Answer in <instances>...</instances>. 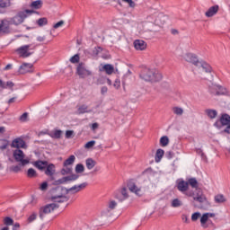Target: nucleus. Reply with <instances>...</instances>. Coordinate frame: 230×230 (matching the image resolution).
<instances>
[{
    "label": "nucleus",
    "instance_id": "obj_1",
    "mask_svg": "<svg viewBox=\"0 0 230 230\" xmlns=\"http://www.w3.org/2000/svg\"><path fill=\"white\" fill-rule=\"evenodd\" d=\"M33 13H35L33 10L27 9L19 11L16 15L12 18H5L1 20L0 33H10V26H12V24L14 26H19V24H22L24 20L28 19V17Z\"/></svg>",
    "mask_w": 230,
    "mask_h": 230
},
{
    "label": "nucleus",
    "instance_id": "obj_2",
    "mask_svg": "<svg viewBox=\"0 0 230 230\" xmlns=\"http://www.w3.org/2000/svg\"><path fill=\"white\" fill-rule=\"evenodd\" d=\"M139 78L144 80V82H161V80H163V74H161L159 70L144 67L139 73Z\"/></svg>",
    "mask_w": 230,
    "mask_h": 230
},
{
    "label": "nucleus",
    "instance_id": "obj_3",
    "mask_svg": "<svg viewBox=\"0 0 230 230\" xmlns=\"http://www.w3.org/2000/svg\"><path fill=\"white\" fill-rule=\"evenodd\" d=\"M37 48L35 44L23 45L17 49V53L22 58H28L33 55V50Z\"/></svg>",
    "mask_w": 230,
    "mask_h": 230
},
{
    "label": "nucleus",
    "instance_id": "obj_4",
    "mask_svg": "<svg viewBox=\"0 0 230 230\" xmlns=\"http://www.w3.org/2000/svg\"><path fill=\"white\" fill-rule=\"evenodd\" d=\"M176 187L178 191H181V193H183L186 197H195V191L192 190H189L190 187L188 185V181L184 180L177 181Z\"/></svg>",
    "mask_w": 230,
    "mask_h": 230
},
{
    "label": "nucleus",
    "instance_id": "obj_5",
    "mask_svg": "<svg viewBox=\"0 0 230 230\" xmlns=\"http://www.w3.org/2000/svg\"><path fill=\"white\" fill-rule=\"evenodd\" d=\"M13 156L16 163H20L21 166L30 164V158L26 157V155H24V152L21 149H15L13 152Z\"/></svg>",
    "mask_w": 230,
    "mask_h": 230
},
{
    "label": "nucleus",
    "instance_id": "obj_6",
    "mask_svg": "<svg viewBox=\"0 0 230 230\" xmlns=\"http://www.w3.org/2000/svg\"><path fill=\"white\" fill-rule=\"evenodd\" d=\"M209 93L214 96H229V91L227 88L218 84H212L209 86Z\"/></svg>",
    "mask_w": 230,
    "mask_h": 230
},
{
    "label": "nucleus",
    "instance_id": "obj_7",
    "mask_svg": "<svg viewBox=\"0 0 230 230\" xmlns=\"http://www.w3.org/2000/svg\"><path fill=\"white\" fill-rule=\"evenodd\" d=\"M57 208H58V204H56V203H50L40 208V211H39L40 218L43 220L46 215H49V213H52V211H55V209Z\"/></svg>",
    "mask_w": 230,
    "mask_h": 230
},
{
    "label": "nucleus",
    "instance_id": "obj_8",
    "mask_svg": "<svg viewBox=\"0 0 230 230\" xmlns=\"http://www.w3.org/2000/svg\"><path fill=\"white\" fill-rule=\"evenodd\" d=\"M192 197L195 202H199L200 209H208L211 206L208 198H206V195L204 194H198L197 196Z\"/></svg>",
    "mask_w": 230,
    "mask_h": 230
},
{
    "label": "nucleus",
    "instance_id": "obj_9",
    "mask_svg": "<svg viewBox=\"0 0 230 230\" xmlns=\"http://www.w3.org/2000/svg\"><path fill=\"white\" fill-rule=\"evenodd\" d=\"M230 124V116L227 113H224L221 115L220 119L214 123V126L217 128L221 127H226Z\"/></svg>",
    "mask_w": 230,
    "mask_h": 230
},
{
    "label": "nucleus",
    "instance_id": "obj_10",
    "mask_svg": "<svg viewBox=\"0 0 230 230\" xmlns=\"http://www.w3.org/2000/svg\"><path fill=\"white\" fill-rule=\"evenodd\" d=\"M12 148H16V150H21V148H28V146L26 145V142L21 138L17 137L12 141L11 144Z\"/></svg>",
    "mask_w": 230,
    "mask_h": 230
},
{
    "label": "nucleus",
    "instance_id": "obj_11",
    "mask_svg": "<svg viewBox=\"0 0 230 230\" xmlns=\"http://www.w3.org/2000/svg\"><path fill=\"white\" fill-rule=\"evenodd\" d=\"M76 71L80 78H86V76H91V71L85 68V65H84V63H81L77 66Z\"/></svg>",
    "mask_w": 230,
    "mask_h": 230
},
{
    "label": "nucleus",
    "instance_id": "obj_12",
    "mask_svg": "<svg viewBox=\"0 0 230 230\" xmlns=\"http://www.w3.org/2000/svg\"><path fill=\"white\" fill-rule=\"evenodd\" d=\"M114 197L117 199V200H119V202H123V200H127L128 199V192H127V188H122L119 190H117L114 194Z\"/></svg>",
    "mask_w": 230,
    "mask_h": 230
},
{
    "label": "nucleus",
    "instance_id": "obj_13",
    "mask_svg": "<svg viewBox=\"0 0 230 230\" xmlns=\"http://www.w3.org/2000/svg\"><path fill=\"white\" fill-rule=\"evenodd\" d=\"M184 60H186V62H190V64H193L197 67L200 64V61H199V58H197V55L193 53H187L184 56Z\"/></svg>",
    "mask_w": 230,
    "mask_h": 230
},
{
    "label": "nucleus",
    "instance_id": "obj_14",
    "mask_svg": "<svg viewBox=\"0 0 230 230\" xmlns=\"http://www.w3.org/2000/svg\"><path fill=\"white\" fill-rule=\"evenodd\" d=\"M87 187V182H83L79 185H74L73 187L69 189H65L66 193H69V191H72V193H78L79 191H82V190L85 189Z\"/></svg>",
    "mask_w": 230,
    "mask_h": 230
},
{
    "label": "nucleus",
    "instance_id": "obj_15",
    "mask_svg": "<svg viewBox=\"0 0 230 230\" xmlns=\"http://www.w3.org/2000/svg\"><path fill=\"white\" fill-rule=\"evenodd\" d=\"M147 44L143 40H136L134 41V48L137 51H145L146 49Z\"/></svg>",
    "mask_w": 230,
    "mask_h": 230
},
{
    "label": "nucleus",
    "instance_id": "obj_16",
    "mask_svg": "<svg viewBox=\"0 0 230 230\" xmlns=\"http://www.w3.org/2000/svg\"><path fill=\"white\" fill-rule=\"evenodd\" d=\"M128 188L131 193H135L137 197H141L143 195V190L141 188L137 187L135 183L129 182L128 184Z\"/></svg>",
    "mask_w": 230,
    "mask_h": 230
},
{
    "label": "nucleus",
    "instance_id": "obj_17",
    "mask_svg": "<svg viewBox=\"0 0 230 230\" xmlns=\"http://www.w3.org/2000/svg\"><path fill=\"white\" fill-rule=\"evenodd\" d=\"M31 67H33V65L31 63L22 64L19 68L20 75H26V73H31Z\"/></svg>",
    "mask_w": 230,
    "mask_h": 230
},
{
    "label": "nucleus",
    "instance_id": "obj_18",
    "mask_svg": "<svg viewBox=\"0 0 230 230\" xmlns=\"http://www.w3.org/2000/svg\"><path fill=\"white\" fill-rule=\"evenodd\" d=\"M52 200L54 204H62L63 202H67L69 200V197L66 195H56L52 197Z\"/></svg>",
    "mask_w": 230,
    "mask_h": 230
},
{
    "label": "nucleus",
    "instance_id": "obj_19",
    "mask_svg": "<svg viewBox=\"0 0 230 230\" xmlns=\"http://www.w3.org/2000/svg\"><path fill=\"white\" fill-rule=\"evenodd\" d=\"M57 172V169L55 167V164H48L45 167V175H48V177H53Z\"/></svg>",
    "mask_w": 230,
    "mask_h": 230
},
{
    "label": "nucleus",
    "instance_id": "obj_20",
    "mask_svg": "<svg viewBox=\"0 0 230 230\" xmlns=\"http://www.w3.org/2000/svg\"><path fill=\"white\" fill-rule=\"evenodd\" d=\"M118 203L115 200H110V202L108 203V208L102 212V217L105 215H109V212L112 211V209H116Z\"/></svg>",
    "mask_w": 230,
    "mask_h": 230
},
{
    "label": "nucleus",
    "instance_id": "obj_21",
    "mask_svg": "<svg viewBox=\"0 0 230 230\" xmlns=\"http://www.w3.org/2000/svg\"><path fill=\"white\" fill-rule=\"evenodd\" d=\"M218 5H213L211 6L206 13V17H213L214 15H217L218 13Z\"/></svg>",
    "mask_w": 230,
    "mask_h": 230
},
{
    "label": "nucleus",
    "instance_id": "obj_22",
    "mask_svg": "<svg viewBox=\"0 0 230 230\" xmlns=\"http://www.w3.org/2000/svg\"><path fill=\"white\" fill-rule=\"evenodd\" d=\"M34 166L38 168V170H46V166H48V161H36L34 162Z\"/></svg>",
    "mask_w": 230,
    "mask_h": 230
},
{
    "label": "nucleus",
    "instance_id": "obj_23",
    "mask_svg": "<svg viewBox=\"0 0 230 230\" xmlns=\"http://www.w3.org/2000/svg\"><path fill=\"white\" fill-rule=\"evenodd\" d=\"M198 67H202V69H203V71H205V73H211V71H213V68L211 67V66L204 61L199 62V65Z\"/></svg>",
    "mask_w": 230,
    "mask_h": 230
},
{
    "label": "nucleus",
    "instance_id": "obj_24",
    "mask_svg": "<svg viewBox=\"0 0 230 230\" xmlns=\"http://www.w3.org/2000/svg\"><path fill=\"white\" fill-rule=\"evenodd\" d=\"M49 136L52 137V139H60V137H62V130L55 129L49 133Z\"/></svg>",
    "mask_w": 230,
    "mask_h": 230
},
{
    "label": "nucleus",
    "instance_id": "obj_25",
    "mask_svg": "<svg viewBox=\"0 0 230 230\" xmlns=\"http://www.w3.org/2000/svg\"><path fill=\"white\" fill-rule=\"evenodd\" d=\"M77 112L78 114H86L93 112V110H90L88 105L83 104L77 109Z\"/></svg>",
    "mask_w": 230,
    "mask_h": 230
},
{
    "label": "nucleus",
    "instance_id": "obj_26",
    "mask_svg": "<svg viewBox=\"0 0 230 230\" xmlns=\"http://www.w3.org/2000/svg\"><path fill=\"white\" fill-rule=\"evenodd\" d=\"M75 159H76V157L74 155H70L66 160H65V162L63 163V166L64 167L73 166Z\"/></svg>",
    "mask_w": 230,
    "mask_h": 230
},
{
    "label": "nucleus",
    "instance_id": "obj_27",
    "mask_svg": "<svg viewBox=\"0 0 230 230\" xmlns=\"http://www.w3.org/2000/svg\"><path fill=\"white\" fill-rule=\"evenodd\" d=\"M164 155V150L157 149L155 156V163H161V159H163Z\"/></svg>",
    "mask_w": 230,
    "mask_h": 230
},
{
    "label": "nucleus",
    "instance_id": "obj_28",
    "mask_svg": "<svg viewBox=\"0 0 230 230\" xmlns=\"http://www.w3.org/2000/svg\"><path fill=\"white\" fill-rule=\"evenodd\" d=\"M85 164H86L87 170H93V168L96 166V162L93 158H87L85 160Z\"/></svg>",
    "mask_w": 230,
    "mask_h": 230
},
{
    "label": "nucleus",
    "instance_id": "obj_29",
    "mask_svg": "<svg viewBox=\"0 0 230 230\" xmlns=\"http://www.w3.org/2000/svg\"><path fill=\"white\" fill-rule=\"evenodd\" d=\"M227 199H226V197L223 194H217L214 197V201L216 204H224Z\"/></svg>",
    "mask_w": 230,
    "mask_h": 230
},
{
    "label": "nucleus",
    "instance_id": "obj_30",
    "mask_svg": "<svg viewBox=\"0 0 230 230\" xmlns=\"http://www.w3.org/2000/svg\"><path fill=\"white\" fill-rule=\"evenodd\" d=\"M10 146V141L8 139L0 138V150H6Z\"/></svg>",
    "mask_w": 230,
    "mask_h": 230
},
{
    "label": "nucleus",
    "instance_id": "obj_31",
    "mask_svg": "<svg viewBox=\"0 0 230 230\" xmlns=\"http://www.w3.org/2000/svg\"><path fill=\"white\" fill-rule=\"evenodd\" d=\"M187 182L188 186H191V188H194L195 190L199 188V181H197V178H190Z\"/></svg>",
    "mask_w": 230,
    "mask_h": 230
},
{
    "label": "nucleus",
    "instance_id": "obj_32",
    "mask_svg": "<svg viewBox=\"0 0 230 230\" xmlns=\"http://www.w3.org/2000/svg\"><path fill=\"white\" fill-rule=\"evenodd\" d=\"M102 69L105 71L106 75H112L114 73V66L112 65H104Z\"/></svg>",
    "mask_w": 230,
    "mask_h": 230
},
{
    "label": "nucleus",
    "instance_id": "obj_33",
    "mask_svg": "<svg viewBox=\"0 0 230 230\" xmlns=\"http://www.w3.org/2000/svg\"><path fill=\"white\" fill-rule=\"evenodd\" d=\"M208 220H209V217H208L207 214L204 213L200 217V225H201V227H203L204 229H206L208 227V226L206 225Z\"/></svg>",
    "mask_w": 230,
    "mask_h": 230
},
{
    "label": "nucleus",
    "instance_id": "obj_34",
    "mask_svg": "<svg viewBox=\"0 0 230 230\" xmlns=\"http://www.w3.org/2000/svg\"><path fill=\"white\" fill-rule=\"evenodd\" d=\"M31 8H33L34 10H39L42 8V1L41 0H36L31 4Z\"/></svg>",
    "mask_w": 230,
    "mask_h": 230
},
{
    "label": "nucleus",
    "instance_id": "obj_35",
    "mask_svg": "<svg viewBox=\"0 0 230 230\" xmlns=\"http://www.w3.org/2000/svg\"><path fill=\"white\" fill-rule=\"evenodd\" d=\"M66 179V183L67 182H75V181H78V179L80 178V175L78 174H71L68 176H65Z\"/></svg>",
    "mask_w": 230,
    "mask_h": 230
},
{
    "label": "nucleus",
    "instance_id": "obj_36",
    "mask_svg": "<svg viewBox=\"0 0 230 230\" xmlns=\"http://www.w3.org/2000/svg\"><path fill=\"white\" fill-rule=\"evenodd\" d=\"M172 208H181L182 206V201L179 199H174L171 203Z\"/></svg>",
    "mask_w": 230,
    "mask_h": 230
},
{
    "label": "nucleus",
    "instance_id": "obj_37",
    "mask_svg": "<svg viewBox=\"0 0 230 230\" xmlns=\"http://www.w3.org/2000/svg\"><path fill=\"white\" fill-rule=\"evenodd\" d=\"M27 177H29V179H33V177H37V171H35V169L33 168H29L27 171Z\"/></svg>",
    "mask_w": 230,
    "mask_h": 230
},
{
    "label": "nucleus",
    "instance_id": "obj_38",
    "mask_svg": "<svg viewBox=\"0 0 230 230\" xmlns=\"http://www.w3.org/2000/svg\"><path fill=\"white\" fill-rule=\"evenodd\" d=\"M207 114H208V118H210L211 119H215V118H217L218 112H217V110H207Z\"/></svg>",
    "mask_w": 230,
    "mask_h": 230
},
{
    "label": "nucleus",
    "instance_id": "obj_39",
    "mask_svg": "<svg viewBox=\"0 0 230 230\" xmlns=\"http://www.w3.org/2000/svg\"><path fill=\"white\" fill-rule=\"evenodd\" d=\"M169 143H170V139L166 136H164L160 138L161 146H168Z\"/></svg>",
    "mask_w": 230,
    "mask_h": 230
},
{
    "label": "nucleus",
    "instance_id": "obj_40",
    "mask_svg": "<svg viewBox=\"0 0 230 230\" xmlns=\"http://www.w3.org/2000/svg\"><path fill=\"white\" fill-rule=\"evenodd\" d=\"M73 172V167L66 166L61 169V175H68V173H71Z\"/></svg>",
    "mask_w": 230,
    "mask_h": 230
},
{
    "label": "nucleus",
    "instance_id": "obj_41",
    "mask_svg": "<svg viewBox=\"0 0 230 230\" xmlns=\"http://www.w3.org/2000/svg\"><path fill=\"white\" fill-rule=\"evenodd\" d=\"M84 171H85V167H84V164H77L75 165V173H84Z\"/></svg>",
    "mask_w": 230,
    "mask_h": 230
},
{
    "label": "nucleus",
    "instance_id": "obj_42",
    "mask_svg": "<svg viewBox=\"0 0 230 230\" xmlns=\"http://www.w3.org/2000/svg\"><path fill=\"white\" fill-rule=\"evenodd\" d=\"M172 111L176 116H182V114H184V110H182V108L174 107Z\"/></svg>",
    "mask_w": 230,
    "mask_h": 230
},
{
    "label": "nucleus",
    "instance_id": "obj_43",
    "mask_svg": "<svg viewBox=\"0 0 230 230\" xmlns=\"http://www.w3.org/2000/svg\"><path fill=\"white\" fill-rule=\"evenodd\" d=\"M10 4V0H0V8H8Z\"/></svg>",
    "mask_w": 230,
    "mask_h": 230
},
{
    "label": "nucleus",
    "instance_id": "obj_44",
    "mask_svg": "<svg viewBox=\"0 0 230 230\" xmlns=\"http://www.w3.org/2000/svg\"><path fill=\"white\" fill-rule=\"evenodd\" d=\"M13 85V82L12 81L4 82V87H0V89H12Z\"/></svg>",
    "mask_w": 230,
    "mask_h": 230
},
{
    "label": "nucleus",
    "instance_id": "obj_45",
    "mask_svg": "<svg viewBox=\"0 0 230 230\" xmlns=\"http://www.w3.org/2000/svg\"><path fill=\"white\" fill-rule=\"evenodd\" d=\"M65 137L66 139H73L75 137V131L74 130H66L65 134Z\"/></svg>",
    "mask_w": 230,
    "mask_h": 230
},
{
    "label": "nucleus",
    "instance_id": "obj_46",
    "mask_svg": "<svg viewBox=\"0 0 230 230\" xmlns=\"http://www.w3.org/2000/svg\"><path fill=\"white\" fill-rule=\"evenodd\" d=\"M4 226H13V219L10 217H6L4 218Z\"/></svg>",
    "mask_w": 230,
    "mask_h": 230
},
{
    "label": "nucleus",
    "instance_id": "obj_47",
    "mask_svg": "<svg viewBox=\"0 0 230 230\" xmlns=\"http://www.w3.org/2000/svg\"><path fill=\"white\" fill-rule=\"evenodd\" d=\"M71 64H78L80 62V56L78 54H75L70 58Z\"/></svg>",
    "mask_w": 230,
    "mask_h": 230
},
{
    "label": "nucleus",
    "instance_id": "obj_48",
    "mask_svg": "<svg viewBox=\"0 0 230 230\" xmlns=\"http://www.w3.org/2000/svg\"><path fill=\"white\" fill-rule=\"evenodd\" d=\"M201 217L200 212H195L191 215V221L192 222H197V220H199Z\"/></svg>",
    "mask_w": 230,
    "mask_h": 230
},
{
    "label": "nucleus",
    "instance_id": "obj_49",
    "mask_svg": "<svg viewBox=\"0 0 230 230\" xmlns=\"http://www.w3.org/2000/svg\"><path fill=\"white\" fill-rule=\"evenodd\" d=\"M37 24H38V26H46V24H48V19H46V18H40L37 21Z\"/></svg>",
    "mask_w": 230,
    "mask_h": 230
},
{
    "label": "nucleus",
    "instance_id": "obj_50",
    "mask_svg": "<svg viewBox=\"0 0 230 230\" xmlns=\"http://www.w3.org/2000/svg\"><path fill=\"white\" fill-rule=\"evenodd\" d=\"M103 51V49L102 47H95L93 51V55L95 57H98L99 54H101Z\"/></svg>",
    "mask_w": 230,
    "mask_h": 230
},
{
    "label": "nucleus",
    "instance_id": "obj_51",
    "mask_svg": "<svg viewBox=\"0 0 230 230\" xmlns=\"http://www.w3.org/2000/svg\"><path fill=\"white\" fill-rule=\"evenodd\" d=\"M34 220H37V213H32L27 219V222L29 224H31V222H34Z\"/></svg>",
    "mask_w": 230,
    "mask_h": 230
},
{
    "label": "nucleus",
    "instance_id": "obj_52",
    "mask_svg": "<svg viewBox=\"0 0 230 230\" xmlns=\"http://www.w3.org/2000/svg\"><path fill=\"white\" fill-rule=\"evenodd\" d=\"M94 145H96V141L94 140H91L89 142H87L85 145H84V148H93V146H94Z\"/></svg>",
    "mask_w": 230,
    "mask_h": 230
},
{
    "label": "nucleus",
    "instance_id": "obj_53",
    "mask_svg": "<svg viewBox=\"0 0 230 230\" xmlns=\"http://www.w3.org/2000/svg\"><path fill=\"white\" fill-rule=\"evenodd\" d=\"M19 119L22 122L25 123V121H28V112H24L23 114L21 115Z\"/></svg>",
    "mask_w": 230,
    "mask_h": 230
},
{
    "label": "nucleus",
    "instance_id": "obj_54",
    "mask_svg": "<svg viewBox=\"0 0 230 230\" xmlns=\"http://www.w3.org/2000/svg\"><path fill=\"white\" fill-rule=\"evenodd\" d=\"M55 182L56 184H67L66 176L57 180Z\"/></svg>",
    "mask_w": 230,
    "mask_h": 230
},
{
    "label": "nucleus",
    "instance_id": "obj_55",
    "mask_svg": "<svg viewBox=\"0 0 230 230\" xmlns=\"http://www.w3.org/2000/svg\"><path fill=\"white\" fill-rule=\"evenodd\" d=\"M165 157L167 159H173V157H175V153H173L172 151H167L165 154Z\"/></svg>",
    "mask_w": 230,
    "mask_h": 230
},
{
    "label": "nucleus",
    "instance_id": "obj_56",
    "mask_svg": "<svg viewBox=\"0 0 230 230\" xmlns=\"http://www.w3.org/2000/svg\"><path fill=\"white\" fill-rule=\"evenodd\" d=\"M181 220L184 224H190V217H188V215L186 214L181 215Z\"/></svg>",
    "mask_w": 230,
    "mask_h": 230
},
{
    "label": "nucleus",
    "instance_id": "obj_57",
    "mask_svg": "<svg viewBox=\"0 0 230 230\" xmlns=\"http://www.w3.org/2000/svg\"><path fill=\"white\" fill-rule=\"evenodd\" d=\"M40 190L41 191H46V190H48V181L42 182L40 186Z\"/></svg>",
    "mask_w": 230,
    "mask_h": 230
},
{
    "label": "nucleus",
    "instance_id": "obj_58",
    "mask_svg": "<svg viewBox=\"0 0 230 230\" xmlns=\"http://www.w3.org/2000/svg\"><path fill=\"white\" fill-rule=\"evenodd\" d=\"M113 87H115V89H119V87H121V81H119V79H115Z\"/></svg>",
    "mask_w": 230,
    "mask_h": 230
},
{
    "label": "nucleus",
    "instance_id": "obj_59",
    "mask_svg": "<svg viewBox=\"0 0 230 230\" xmlns=\"http://www.w3.org/2000/svg\"><path fill=\"white\" fill-rule=\"evenodd\" d=\"M12 171L14 172V173H19V172H21V166L14 165L12 167Z\"/></svg>",
    "mask_w": 230,
    "mask_h": 230
},
{
    "label": "nucleus",
    "instance_id": "obj_60",
    "mask_svg": "<svg viewBox=\"0 0 230 230\" xmlns=\"http://www.w3.org/2000/svg\"><path fill=\"white\" fill-rule=\"evenodd\" d=\"M122 1H124V3H128L130 8H134L136 6V3H134V1L132 0H122Z\"/></svg>",
    "mask_w": 230,
    "mask_h": 230
},
{
    "label": "nucleus",
    "instance_id": "obj_61",
    "mask_svg": "<svg viewBox=\"0 0 230 230\" xmlns=\"http://www.w3.org/2000/svg\"><path fill=\"white\" fill-rule=\"evenodd\" d=\"M63 25H64V21H59L56 24H54L53 28H55V30H57L58 28H60Z\"/></svg>",
    "mask_w": 230,
    "mask_h": 230
},
{
    "label": "nucleus",
    "instance_id": "obj_62",
    "mask_svg": "<svg viewBox=\"0 0 230 230\" xmlns=\"http://www.w3.org/2000/svg\"><path fill=\"white\" fill-rule=\"evenodd\" d=\"M108 91H109V88H107V86H102L101 88V94L105 95V94H107Z\"/></svg>",
    "mask_w": 230,
    "mask_h": 230
},
{
    "label": "nucleus",
    "instance_id": "obj_63",
    "mask_svg": "<svg viewBox=\"0 0 230 230\" xmlns=\"http://www.w3.org/2000/svg\"><path fill=\"white\" fill-rule=\"evenodd\" d=\"M225 132L226 134H230V123L226 125V128H225Z\"/></svg>",
    "mask_w": 230,
    "mask_h": 230
},
{
    "label": "nucleus",
    "instance_id": "obj_64",
    "mask_svg": "<svg viewBox=\"0 0 230 230\" xmlns=\"http://www.w3.org/2000/svg\"><path fill=\"white\" fill-rule=\"evenodd\" d=\"M96 128H98V123H93L92 124V130H96Z\"/></svg>",
    "mask_w": 230,
    "mask_h": 230
}]
</instances>
